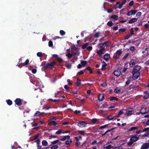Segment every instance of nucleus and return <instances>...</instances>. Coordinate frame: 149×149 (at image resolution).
Returning a JSON list of instances; mask_svg holds the SVG:
<instances>
[{"instance_id":"obj_1","label":"nucleus","mask_w":149,"mask_h":149,"mask_svg":"<svg viewBox=\"0 0 149 149\" xmlns=\"http://www.w3.org/2000/svg\"><path fill=\"white\" fill-rule=\"evenodd\" d=\"M141 67L139 66H136L133 69L132 73V77L134 79H137L140 75V71Z\"/></svg>"},{"instance_id":"obj_2","label":"nucleus","mask_w":149,"mask_h":149,"mask_svg":"<svg viewBox=\"0 0 149 149\" xmlns=\"http://www.w3.org/2000/svg\"><path fill=\"white\" fill-rule=\"evenodd\" d=\"M99 46V49H97L96 53L99 56H101L105 52V48L103 47H102L101 46Z\"/></svg>"},{"instance_id":"obj_3","label":"nucleus","mask_w":149,"mask_h":149,"mask_svg":"<svg viewBox=\"0 0 149 149\" xmlns=\"http://www.w3.org/2000/svg\"><path fill=\"white\" fill-rule=\"evenodd\" d=\"M122 51L121 50H119L117 51L113 56L114 58L117 59L118 58L119 56L122 54Z\"/></svg>"},{"instance_id":"obj_4","label":"nucleus","mask_w":149,"mask_h":149,"mask_svg":"<svg viewBox=\"0 0 149 149\" xmlns=\"http://www.w3.org/2000/svg\"><path fill=\"white\" fill-rule=\"evenodd\" d=\"M149 148V142L144 143L141 146L140 149H148Z\"/></svg>"},{"instance_id":"obj_5","label":"nucleus","mask_w":149,"mask_h":149,"mask_svg":"<svg viewBox=\"0 0 149 149\" xmlns=\"http://www.w3.org/2000/svg\"><path fill=\"white\" fill-rule=\"evenodd\" d=\"M148 112V111L144 107H142L140 110V113L142 114H144Z\"/></svg>"},{"instance_id":"obj_6","label":"nucleus","mask_w":149,"mask_h":149,"mask_svg":"<svg viewBox=\"0 0 149 149\" xmlns=\"http://www.w3.org/2000/svg\"><path fill=\"white\" fill-rule=\"evenodd\" d=\"M137 12V11L135 10H131L128 12L127 15L128 16H130L132 15H134L136 14Z\"/></svg>"},{"instance_id":"obj_7","label":"nucleus","mask_w":149,"mask_h":149,"mask_svg":"<svg viewBox=\"0 0 149 149\" xmlns=\"http://www.w3.org/2000/svg\"><path fill=\"white\" fill-rule=\"evenodd\" d=\"M15 104L19 106L20 105L22 104V100L19 98L17 99L15 101Z\"/></svg>"},{"instance_id":"obj_8","label":"nucleus","mask_w":149,"mask_h":149,"mask_svg":"<svg viewBox=\"0 0 149 149\" xmlns=\"http://www.w3.org/2000/svg\"><path fill=\"white\" fill-rule=\"evenodd\" d=\"M109 45V42L108 41L106 42L103 43L99 44V46H101L102 47H103L104 48L105 47Z\"/></svg>"},{"instance_id":"obj_9","label":"nucleus","mask_w":149,"mask_h":149,"mask_svg":"<svg viewBox=\"0 0 149 149\" xmlns=\"http://www.w3.org/2000/svg\"><path fill=\"white\" fill-rule=\"evenodd\" d=\"M86 125V124L84 121L80 122L78 124V126L80 127H85Z\"/></svg>"},{"instance_id":"obj_10","label":"nucleus","mask_w":149,"mask_h":149,"mask_svg":"<svg viewBox=\"0 0 149 149\" xmlns=\"http://www.w3.org/2000/svg\"><path fill=\"white\" fill-rule=\"evenodd\" d=\"M54 120H55V118H53L52 119H50L49 121V124H52L53 125H56V123L54 121Z\"/></svg>"},{"instance_id":"obj_11","label":"nucleus","mask_w":149,"mask_h":149,"mask_svg":"<svg viewBox=\"0 0 149 149\" xmlns=\"http://www.w3.org/2000/svg\"><path fill=\"white\" fill-rule=\"evenodd\" d=\"M115 75L117 77L119 76L120 74V72L119 69L116 70L114 72Z\"/></svg>"},{"instance_id":"obj_12","label":"nucleus","mask_w":149,"mask_h":149,"mask_svg":"<svg viewBox=\"0 0 149 149\" xmlns=\"http://www.w3.org/2000/svg\"><path fill=\"white\" fill-rule=\"evenodd\" d=\"M139 138L137 136H134L132 137L130 139L134 142L137 141L139 139Z\"/></svg>"},{"instance_id":"obj_13","label":"nucleus","mask_w":149,"mask_h":149,"mask_svg":"<svg viewBox=\"0 0 149 149\" xmlns=\"http://www.w3.org/2000/svg\"><path fill=\"white\" fill-rule=\"evenodd\" d=\"M55 62H53L51 63H49L46 65V66L47 67L50 68V67L53 66L55 64Z\"/></svg>"},{"instance_id":"obj_14","label":"nucleus","mask_w":149,"mask_h":149,"mask_svg":"<svg viewBox=\"0 0 149 149\" xmlns=\"http://www.w3.org/2000/svg\"><path fill=\"white\" fill-rule=\"evenodd\" d=\"M110 58V56L108 54H107L104 56V58L107 61Z\"/></svg>"},{"instance_id":"obj_15","label":"nucleus","mask_w":149,"mask_h":149,"mask_svg":"<svg viewBox=\"0 0 149 149\" xmlns=\"http://www.w3.org/2000/svg\"><path fill=\"white\" fill-rule=\"evenodd\" d=\"M137 19L136 18H132L128 22V23L130 24H132L137 21Z\"/></svg>"},{"instance_id":"obj_16","label":"nucleus","mask_w":149,"mask_h":149,"mask_svg":"<svg viewBox=\"0 0 149 149\" xmlns=\"http://www.w3.org/2000/svg\"><path fill=\"white\" fill-rule=\"evenodd\" d=\"M144 98L145 99H147L149 98V92H144Z\"/></svg>"},{"instance_id":"obj_17","label":"nucleus","mask_w":149,"mask_h":149,"mask_svg":"<svg viewBox=\"0 0 149 149\" xmlns=\"http://www.w3.org/2000/svg\"><path fill=\"white\" fill-rule=\"evenodd\" d=\"M98 99L100 101H102L104 99V96L103 94H101L99 95L98 97Z\"/></svg>"},{"instance_id":"obj_18","label":"nucleus","mask_w":149,"mask_h":149,"mask_svg":"<svg viewBox=\"0 0 149 149\" xmlns=\"http://www.w3.org/2000/svg\"><path fill=\"white\" fill-rule=\"evenodd\" d=\"M138 127H131L129 130L128 131L129 132H131L132 131H134L137 129Z\"/></svg>"},{"instance_id":"obj_19","label":"nucleus","mask_w":149,"mask_h":149,"mask_svg":"<svg viewBox=\"0 0 149 149\" xmlns=\"http://www.w3.org/2000/svg\"><path fill=\"white\" fill-rule=\"evenodd\" d=\"M126 113L127 116H130L132 114V110H130L129 109H127V110Z\"/></svg>"},{"instance_id":"obj_20","label":"nucleus","mask_w":149,"mask_h":149,"mask_svg":"<svg viewBox=\"0 0 149 149\" xmlns=\"http://www.w3.org/2000/svg\"><path fill=\"white\" fill-rule=\"evenodd\" d=\"M111 18L115 20H117L118 19V16L116 15H112Z\"/></svg>"},{"instance_id":"obj_21","label":"nucleus","mask_w":149,"mask_h":149,"mask_svg":"<svg viewBox=\"0 0 149 149\" xmlns=\"http://www.w3.org/2000/svg\"><path fill=\"white\" fill-rule=\"evenodd\" d=\"M107 65V64L104 62H103L102 63V70H105Z\"/></svg>"},{"instance_id":"obj_22","label":"nucleus","mask_w":149,"mask_h":149,"mask_svg":"<svg viewBox=\"0 0 149 149\" xmlns=\"http://www.w3.org/2000/svg\"><path fill=\"white\" fill-rule=\"evenodd\" d=\"M135 61L133 60H132L131 61L130 63V66L131 67H132L134 65H135Z\"/></svg>"},{"instance_id":"obj_23","label":"nucleus","mask_w":149,"mask_h":149,"mask_svg":"<svg viewBox=\"0 0 149 149\" xmlns=\"http://www.w3.org/2000/svg\"><path fill=\"white\" fill-rule=\"evenodd\" d=\"M70 138L69 136H64L61 139V141H63L67 139H69Z\"/></svg>"},{"instance_id":"obj_24","label":"nucleus","mask_w":149,"mask_h":149,"mask_svg":"<svg viewBox=\"0 0 149 149\" xmlns=\"http://www.w3.org/2000/svg\"><path fill=\"white\" fill-rule=\"evenodd\" d=\"M110 100L111 101H112L113 100H117L118 99L116 97H111L110 98H109Z\"/></svg>"},{"instance_id":"obj_25","label":"nucleus","mask_w":149,"mask_h":149,"mask_svg":"<svg viewBox=\"0 0 149 149\" xmlns=\"http://www.w3.org/2000/svg\"><path fill=\"white\" fill-rule=\"evenodd\" d=\"M111 146L110 145H108V144H106V146H105L104 147V148H106L107 149H110L111 148Z\"/></svg>"},{"instance_id":"obj_26","label":"nucleus","mask_w":149,"mask_h":149,"mask_svg":"<svg viewBox=\"0 0 149 149\" xmlns=\"http://www.w3.org/2000/svg\"><path fill=\"white\" fill-rule=\"evenodd\" d=\"M42 144L43 146H46L48 144L46 140H43L42 141Z\"/></svg>"},{"instance_id":"obj_27","label":"nucleus","mask_w":149,"mask_h":149,"mask_svg":"<svg viewBox=\"0 0 149 149\" xmlns=\"http://www.w3.org/2000/svg\"><path fill=\"white\" fill-rule=\"evenodd\" d=\"M72 143V141L71 140L69 139L66 141L65 144L67 145H69Z\"/></svg>"},{"instance_id":"obj_28","label":"nucleus","mask_w":149,"mask_h":149,"mask_svg":"<svg viewBox=\"0 0 149 149\" xmlns=\"http://www.w3.org/2000/svg\"><path fill=\"white\" fill-rule=\"evenodd\" d=\"M143 132H146L148 133H149V128H146L144 129L143 130Z\"/></svg>"},{"instance_id":"obj_29","label":"nucleus","mask_w":149,"mask_h":149,"mask_svg":"<svg viewBox=\"0 0 149 149\" xmlns=\"http://www.w3.org/2000/svg\"><path fill=\"white\" fill-rule=\"evenodd\" d=\"M120 91V89L118 88L115 89L114 91V92L115 93H118Z\"/></svg>"},{"instance_id":"obj_30","label":"nucleus","mask_w":149,"mask_h":149,"mask_svg":"<svg viewBox=\"0 0 149 149\" xmlns=\"http://www.w3.org/2000/svg\"><path fill=\"white\" fill-rule=\"evenodd\" d=\"M76 84H77V86H79L81 84V81L80 80L78 79H77Z\"/></svg>"},{"instance_id":"obj_31","label":"nucleus","mask_w":149,"mask_h":149,"mask_svg":"<svg viewBox=\"0 0 149 149\" xmlns=\"http://www.w3.org/2000/svg\"><path fill=\"white\" fill-rule=\"evenodd\" d=\"M86 62L85 61H83L81 62V64L83 66H84L86 64Z\"/></svg>"},{"instance_id":"obj_32","label":"nucleus","mask_w":149,"mask_h":149,"mask_svg":"<svg viewBox=\"0 0 149 149\" xmlns=\"http://www.w3.org/2000/svg\"><path fill=\"white\" fill-rule=\"evenodd\" d=\"M133 142H134L131 140V139H130V141L128 142L127 144L128 146H130L133 144Z\"/></svg>"},{"instance_id":"obj_33","label":"nucleus","mask_w":149,"mask_h":149,"mask_svg":"<svg viewBox=\"0 0 149 149\" xmlns=\"http://www.w3.org/2000/svg\"><path fill=\"white\" fill-rule=\"evenodd\" d=\"M61 133H64V132H62V131H61V130L60 129L59 130L56 132V133L57 134H59Z\"/></svg>"},{"instance_id":"obj_34","label":"nucleus","mask_w":149,"mask_h":149,"mask_svg":"<svg viewBox=\"0 0 149 149\" xmlns=\"http://www.w3.org/2000/svg\"><path fill=\"white\" fill-rule=\"evenodd\" d=\"M118 4H119V6L118 7V8L119 9L121 8H122V6H123V5L122 4H121V3H119V2H117V3H116V5H117Z\"/></svg>"},{"instance_id":"obj_35","label":"nucleus","mask_w":149,"mask_h":149,"mask_svg":"<svg viewBox=\"0 0 149 149\" xmlns=\"http://www.w3.org/2000/svg\"><path fill=\"white\" fill-rule=\"evenodd\" d=\"M8 104L9 105H11L12 103V101L10 100H8L6 101Z\"/></svg>"},{"instance_id":"obj_36","label":"nucleus","mask_w":149,"mask_h":149,"mask_svg":"<svg viewBox=\"0 0 149 149\" xmlns=\"http://www.w3.org/2000/svg\"><path fill=\"white\" fill-rule=\"evenodd\" d=\"M66 67L68 69H70L71 68V65L70 64L67 63L66 64Z\"/></svg>"},{"instance_id":"obj_37","label":"nucleus","mask_w":149,"mask_h":149,"mask_svg":"<svg viewBox=\"0 0 149 149\" xmlns=\"http://www.w3.org/2000/svg\"><path fill=\"white\" fill-rule=\"evenodd\" d=\"M107 25L109 26H111L113 25V23L111 21H109L108 22Z\"/></svg>"},{"instance_id":"obj_38","label":"nucleus","mask_w":149,"mask_h":149,"mask_svg":"<svg viewBox=\"0 0 149 149\" xmlns=\"http://www.w3.org/2000/svg\"><path fill=\"white\" fill-rule=\"evenodd\" d=\"M59 141V140H57L51 142L52 144H55L57 143Z\"/></svg>"},{"instance_id":"obj_39","label":"nucleus","mask_w":149,"mask_h":149,"mask_svg":"<svg viewBox=\"0 0 149 149\" xmlns=\"http://www.w3.org/2000/svg\"><path fill=\"white\" fill-rule=\"evenodd\" d=\"M100 34V32H97L96 33L95 35V38H98L99 36V35Z\"/></svg>"},{"instance_id":"obj_40","label":"nucleus","mask_w":149,"mask_h":149,"mask_svg":"<svg viewBox=\"0 0 149 149\" xmlns=\"http://www.w3.org/2000/svg\"><path fill=\"white\" fill-rule=\"evenodd\" d=\"M60 33V34L62 36L64 35L65 34V32L63 30H61Z\"/></svg>"},{"instance_id":"obj_41","label":"nucleus","mask_w":149,"mask_h":149,"mask_svg":"<svg viewBox=\"0 0 149 149\" xmlns=\"http://www.w3.org/2000/svg\"><path fill=\"white\" fill-rule=\"evenodd\" d=\"M88 45V44L87 43H85L84 44V45L82 46V48L83 49H84L86 48Z\"/></svg>"},{"instance_id":"obj_42","label":"nucleus","mask_w":149,"mask_h":149,"mask_svg":"<svg viewBox=\"0 0 149 149\" xmlns=\"http://www.w3.org/2000/svg\"><path fill=\"white\" fill-rule=\"evenodd\" d=\"M129 55V54H126L123 57V59H125L128 57V56Z\"/></svg>"},{"instance_id":"obj_43","label":"nucleus","mask_w":149,"mask_h":149,"mask_svg":"<svg viewBox=\"0 0 149 149\" xmlns=\"http://www.w3.org/2000/svg\"><path fill=\"white\" fill-rule=\"evenodd\" d=\"M53 44L52 42L51 41H50L49 42V47H52L53 46Z\"/></svg>"},{"instance_id":"obj_44","label":"nucleus","mask_w":149,"mask_h":149,"mask_svg":"<svg viewBox=\"0 0 149 149\" xmlns=\"http://www.w3.org/2000/svg\"><path fill=\"white\" fill-rule=\"evenodd\" d=\"M108 126L107 125H106L104 126H102L100 127L99 128L100 129H102L103 128H105L107 127Z\"/></svg>"},{"instance_id":"obj_45","label":"nucleus","mask_w":149,"mask_h":149,"mask_svg":"<svg viewBox=\"0 0 149 149\" xmlns=\"http://www.w3.org/2000/svg\"><path fill=\"white\" fill-rule=\"evenodd\" d=\"M58 146L57 145H54L52 146L51 148V149H56L58 148Z\"/></svg>"},{"instance_id":"obj_46","label":"nucleus","mask_w":149,"mask_h":149,"mask_svg":"<svg viewBox=\"0 0 149 149\" xmlns=\"http://www.w3.org/2000/svg\"><path fill=\"white\" fill-rule=\"evenodd\" d=\"M141 15V12H138L136 15L137 17H140Z\"/></svg>"},{"instance_id":"obj_47","label":"nucleus","mask_w":149,"mask_h":149,"mask_svg":"<svg viewBox=\"0 0 149 149\" xmlns=\"http://www.w3.org/2000/svg\"><path fill=\"white\" fill-rule=\"evenodd\" d=\"M41 114V113L39 111H37L35 113L34 115H38L39 116Z\"/></svg>"},{"instance_id":"obj_48","label":"nucleus","mask_w":149,"mask_h":149,"mask_svg":"<svg viewBox=\"0 0 149 149\" xmlns=\"http://www.w3.org/2000/svg\"><path fill=\"white\" fill-rule=\"evenodd\" d=\"M123 109H121L120 110V111L119 112L118 115V116H120V115L122 114L123 112Z\"/></svg>"},{"instance_id":"obj_49","label":"nucleus","mask_w":149,"mask_h":149,"mask_svg":"<svg viewBox=\"0 0 149 149\" xmlns=\"http://www.w3.org/2000/svg\"><path fill=\"white\" fill-rule=\"evenodd\" d=\"M38 124H35L33 125V128L34 129H36L38 128Z\"/></svg>"},{"instance_id":"obj_50","label":"nucleus","mask_w":149,"mask_h":149,"mask_svg":"<svg viewBox=\"0 0 149 149\" xmlns=\"http://www.w3.org/2000/svg\"><path fill=\"white\" fill-rule=\"evenodd\" d=\"M42 52H39L37 53V55L38 56L40 57L42 56Z\"/></svg>"},{"instance_id":"obj_51","label":"nucleus","mask_w":149,"mask_h":149,"mask_svg":"<svg viewBox=\"0 0 149 149\" xmlns=\"http://www.w3.org/2000/svg\"><path fill=\"white\" fill-rule=\"evenodd\" d=\"M29 60L27 59V60H26V61L23 64V65H27L28 64V63H29Z\"/></svg>"},{"instance_id":"obj_52","label":"nucleus","mask_w":149,"mask_h":149,"mask_svg":"<svg viewBox=\"0 0 149 149\" xmlns=\"http://www.w3.org/2000/svg\"><path fill=\"white\" fill-rule=\"evenodd\" d=\"M36 70L35 69H33L32 70V72L33 74L36 73Z\"/></svg>"},{"instance_id":"obj_53","label":"nucleus","mask_w":149,"mask_h":149,"mask_svg":"<svg viewBox=\"0 0 149 149\" xmlns=\"http://www.w3.org/2000/svg\"><path fill=\"white\" fill-rule=\"evenodd\" d=\"M66 56L69 58H71L72 57V55L70 53H68L66 55Z\"/></svg>"},{"instance_id":"obj_54","label":"nucleus","mask_w":149,"mask_h":149,"mask_svg":"<svg viewBox=\"0 0 149 149\" xmlns=\"http://www.w3.org/2000/svg\"><path fill=\"white\" fill-rule=\"evenodd\" d=\"M113 12V10L111 9H109L107 10V12L109 13H112Z\"/></svg>"},{"instance_id":"obj_55","label":"nucleus","mask_w":149,"mask_h":149,"mask_svg":"<svg viewBox=\"0 0 149 149\" xmlns=\"http://www.w3.org/2000/svg\"><path fill=\"white\" fill-rule=\"evenodd\" d=\"M57 59L58 60V61L59 62H61L62 61H63L62 59L61 58H59V57H58L57 58Z\"/></svg>"},{"instance_id":"obj_56","label":"nucleus","mask_w":149,"mask_h":149,"mask_svg":"<svg viewBox=\"0 0 149 149\" xmlns=\"http://www.w3.org/2000/svg\"><path fill=\"white\" fill-rule=\"evenodd\" d=\"M130 49L131 51H133L135 49V47L134 46L131 47H130Z\"/></svg>"},{"instance_id":"obj_57","label":"nucleus","mask_w":149,"mask_h":149,"mask_svg":"<svg viewBox=\"0 0 149 149\" xmlns=\"http://www.w3.org/2000/svg\"><path fill=\"white\" fill-rule=\"evenodd\" d=\"M97 120L96 119H93L92 120V123L93 124H94L95 122L97 121Z\"/></svg>"},{"instance_id":"obj_58","label":"nucleus","mask_w":149,"mask_h":149,"mask_svg":"<svg viewBox=\"0 0 149 149\" xmlns=\"http://www.w3.org/2000/svg\"><path fill=\"white\" fill-rule=\"evenodd\" d=\"M87 49L88 50H91L92 49V47L91 46H90L88 47H87Z\"/></svg>"},{"instance_id":"obj_59","label":"nucleus","mask_w":149,"mask_h":149,"mask_svg":"<svg viewBox=\"0 0 149 149\" xmlns=\"http://www.w3.org/2000/svg\"><path fill=\"white\" fill-rule=\"evenodd\" d=\"M80 111H77L76 110L74 111V113H75L76 114H78L79 113H80Z\"/></svg>"},{"instance_id":"obj_60","label":"nucleus","mask_w":149,"mask_h":149,"mask_svg":"<svg viewBox=\"0 0 149 149\" xmlns=\"http://www.w3.org/2000/svg\"><path fill=\"white\" fill-rule=\"evenodd\" d=\"M113 119V117H112L111 116H109L108 117V119L109 120H111Z\"/></svg>"},{"instance_id":"obj_61","label":"nucleus","mask_w":149,"mask_h":149,"mask_svg":"<svg viewBox=\"0 0 149 149\" xmlns=\"http://www.w3.org/2000/svg\"><path fill=\"white\" fill-rule=\"evenodd\" d=\"M134 3V2L133 1H131L129 4L130 6H132Z\"/></svg>"},{"instance_id":"obj_62","label":"nucleus","mask_w":149,"mask_h":149,"mask_svg":"<svg viewBox=\"0 0 149 149\" xmlns=\"http://www.w3.org/2000/svg\"><path fill=\"white\" fill-rule=\"evenodd\" d=\"M82 66L81 64H79L77 66V68H81Z\"/></svg>"},{"instance_id":"obj_63","label":"nucleus","mask_w":149,"mask_h":149,"mask_svg":"<svg viewBox=\"0 0 149 149\" xmlns=\"http://www.w3.org/2000/svg\"><path fill=\"white\" fill-rule=\"evenodd\" d=\"M144 26L145 28H148L149 26V25L148 24H146L144 25Z\"/></svg>"},{"instance_id":"obj_64","label":"nucleus","mask_w":149,"mask_h":149,"mask_svg":"<svg viewBox=\"0 0 149 149\" xmlns=\"http://www.w3.org/2000/svg\"><path fill=\"white\" fill-rule=\"evenodd\" d=\"M107 84L105 82H104L102 84V86H106Z\"/></svg>"}]
</instances>
